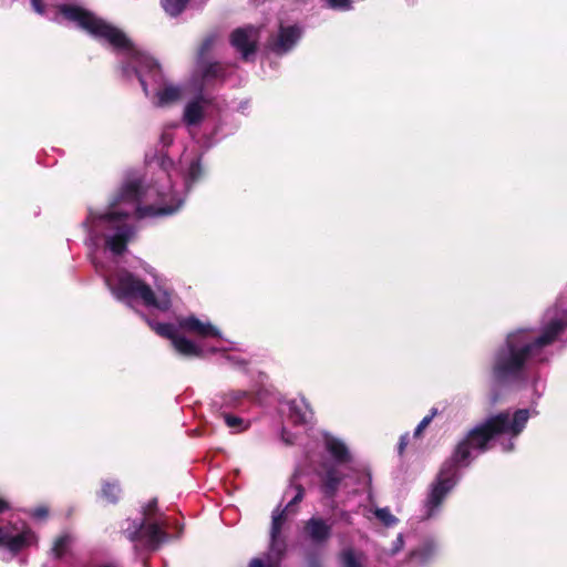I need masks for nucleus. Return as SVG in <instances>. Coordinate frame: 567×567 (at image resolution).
<instances>
[{
	"label": "nucleus",
	"mask_w": 567,
	"mask_h": 567,
	"mask_svg": "<svg viewBox=\"0 0 567 567\" xmlns=\"http://www.w3.org/2000/svg\"><path fill=\"white\" fill-rule=\"evenodd\" d=\"M183 135L181 122L165 124L154 155H147L148 162L155 161L161 168L156 178L150 182L124 179L106 207H89L81 223L93 267L114 299L130 308L143 305L168 311L173 307L174 290L148 262L137 259V265L131 269L114 268V265L135 238L136 218L178 212L192 187L204 178L202 154L195 145L184 144Z\"/></svg>",
	"instance_id": "nucleus-1"
},
{
	"label": "nucleus",
	"mask_w": 567,
	"mask_h": 567,
	"mask_svg": "<svg viewBox=\"0 0 567 567\" xmlns=\"http://www.w3.org/2000/svg\"><path fill=\"white\" fill-rule=\"evenodd\" d=\"M567 329V285L551 307L545 309L538 327H518L508 331L494 349L491 375L497 385L524 386L530 392L529 402L536 404L543 396L546 382L534 370L548 361L550 347Z\"/></svg>",
	"instance_id": "nucleus-2"
},
{
	"label": "nucleus",
	"mask_w": 567,
	"mask_h": 567,
	"mask_svg": "<svg viewBox=\"0 0 567 567\" xmlns=\"http://www.w3.org/2000/svg\"><path fill=\"white\" fill-rule=\"evenodd\" d=\"M32 10L48 20L75 23L101 42H105L116 53L122 78L138 80L145 96L156 107H165L183 97L181 85L166 80L161 66L150 53L138 49L117 29L96 14L75 4H54L53 0H30Z\"/></svg>",
	"instance_id": "nucleus-3"
},
{
	"label": "nucleus",
	"mask_w": 567,
	"mask_h": 567,
	"mask_svg": "<svg viewBox=\"0 0 567 567\" xmlns=\"http://www.w3.org/2000/svg\"><path fill=\"white\" fill-rule=\"evenodd\" d=\"M532 415H537L536 408L505 411L493 414L472 427L427 486L419 509V519L434 520L443 515L444 504L461 480L460 466H468L492 445H499L503 452H513L517 437Z\"/></svg>",
	"instance_id": "nucleus-4"
},
{
	"label": "nucleus",
	"mask_w": 567,
	"mask_h": 567,
	"mask_svg": "<svg viewBox=\"0 0 567 567\" xmlns=\"http://www.w3.org/2000/svg\"><path fill=\"white\" fill-rule=\"evenodd\" d=\"M148 326L156 334L172 341L175 352L185 358H200L206 353H216L225 349L213 346L207 347V339L220 340L221 333L208 319L194 315L178 317L175 323H156L148 321Z\"/></svg>",
	"instance_id": "nucleus-5"
},
{
	"label": "nucleus",
	"mask_w": 567,
	"mask_h": 567,
	"mask_svg": "<svg viewBox=\"0 0 567 567\" xmlns=\"http://www.w3.org/2000/svg\"><path fill=\"white\" fill-rule=\"evenodd\" d=\"M224 361L226 364L243 370L244 373L251 375L252 380L248 390H234V388H228L225 391L215 393L212 398V409L215 414L225 412L247 413L249 412V406L255 400L256 394H258L259 384L265 383L267 374L257 372V377L255 378V370L249 365L243 354H225Z\"/></svg>",
	"instance_id": "nucleus-6"
},
{
	"label": "nucleus",
	"mask_w": 567,
	"mask_h": 567,
	"mask_svg": "<svg viewBox=\"0 0 567 567\" xmlns=\"http://www.w3.org/2000/svg\"><path fill=\"white\" fill-rule=\"evenodd\" d=\"M299 472L296 471L291 477V483L284 493V498L290 497L285 509H275L272 513V522L270 529V545L267 553L262 557H255L249 560L248 567H279L286 550L285 539L280 537L281 528L285 522V515L295 512V506L305 495V489L297 482Z\"/></svg>",
	"instance_id": "nucleus-7"
},
{
	"label": "nucleus",
	"mask_w": 567,
	"mask_h": 567,
	"mask_svg": "<svg viewBox=\"0 0 567 567\" xmlns=\"http://www.w3.org/2000/svg\"><path fill=\"white\" fill-rule=\"evenodd\" d=\"M322 443L327 454L332 460L322 463L321 489L326 497L333 498L347 474L341 472L338 466H344L346 470L355 471L353 455L349 445L341 439L330 432H322Z\"/></svg>",
	"instance_id": "nucleus-8"
},
{
	"label": "nucleus",
	"mask_w": 567,
	"mask_h": 567,
	"mask_svg": "<svg viewBox=\"0 0 567 567\" xmlns=\"http://www.w3.org/2000/svg\"><path fill=\"white\" fill-rule=\"evenodd\" d=\"M157 499H152L143 508V516L140 519L126 520L123 533L133 542L135 548L141 546L145 549L155 550L168 538L165 532V519L155 517Z\"/></svg>",
	"instance_id": "nucleus-9"
},
{
	"label": "nucleus",
	"mask_w": 567,
	"mask_h": 567,
	"mask_svg": "<svg viewBox=\"0 0 567 567\" xmlns=\"http://www.w3.org/2000/svg\"><path fill=\"white\" fill-rule=\"evenodd\" d=\"M10 508L9 503L0 497V514ZM39 546V536L24 520L0 522V548H3L2 559L9 561L20 551Z\"/></svg>",
	"instance_id": "nucleus-10"
},
{
	"label": "nucleus",
	"mask_w": 567,
	"mask_h": 567,
	"mask_svg": "<svg viewBox=\"0 0 567 567\" xmlns=\"http://www.w3.org/2000/svg\"><path fill=\"white\" fill-rule=\"evenodd\" d=\"M302 33L303 29L300 24L280 23L278 31L269 37L267 49L278 55L286 54L299 42Z\"/></svg>",
	"instance_id": "nucleus-11"
},
{
	"label": "nucleus",
	"mask_w": 567,
	"mask_h": 567,
	"mask_svg": "<svg viewBox=\"0 0 567 567\" xmlns=\"http://www.w3.org/2000/svg\"><path fill=\"white\" fill-rule=\"evenodd\" d=\"M259 40V29L255 25L240 27L231 32L230 42L236 51L241 53L244 60L254 56Z\"/></svg>",
	"instance_id": "nucleus-12"
},
{
	"label": "nucleus",
	"mask_w": 567,
	"mask_h": 567,
	"mask_svg": "<svg viewBox=\"0 0 567 567\" xmlns=\"http://www.w3.org/2000/svg\"><path fill=\"white\" fill-rule=\"evenodd\" d=\"M439 551V540L435 537H425L411 549L409 563L413 566L424 567L436 559Z\"/></svg>",
	"instance_id": "nucleus-13"
},
{
	"label": "nucleus",
	"mask_w": 567,
	"mask_h": 567,
	"mask_svg": "<svg viewBox=\"0 0 567 567\" xmlns=\"http://www.w3.org/2000/svg\"><path fill=\"white\" fill-rule=\"evenodd\" d=\"M209 101L203 95L196 96L186 102L182 112V123L189 131L199 126L207 116Z\"/></svg>",
	"instance_id": "nucleus-14"
},
{
	"label": "nucleus",
	"mask_w": 567,
	"mask_h": 567,
	"mask_svg": "<svg viewBox=\"0 0 567 567\" xmlns=\"http://www.w3.org/2000/svg\"><path fill=\"white\" fill-rule=\"evenodd\" d=\"M331 525L321 517H311L305 524V533L313 544H324L331 537Z\"/></svg>",
	"instance_id": "nucleus-15"
},
{
	"label": "nucleus",
	"mask_w": 567,
	"mask_h": 567,
	"mask_svg": "<svg viewBox=\"0 0 567 567\" xmlns=\"http://www.w3.org/2000/svg\"><path fill=\"white\" fill-rule=\"evenodd\" d=\"M286 406L289 420L293 424H308L312 420V412L306 399H291Z\"/></svg>",
	"instance_id": "nucleus-16"
},
{
	"label": "nucleus",
	"mask_w": 567,
	"mask_h": 567,
	"mask_svg": "<svg viewBox=\"0 0 567 567\" xmlns=\"http://www.w3.org/2000/svg\"><path fill=\"white\" fill-rule=\"evenodd\" d=\"M244 413L237 412H224L216 414L218 417H221L224 424L229 430L231 434H239L248 431L250 426V421L243 416Z\"/></svg>",
	"instance_id": "nucleus-17"
},
{
	"label": "nucleus",
	"mask_w": 567,
	"mask_h": 567,
	"mask_svg": "<svg viewBox=\"0 0 567 567\" xmlns=\"http://www.w3.org/2000/svg\"><path fill=\"white\" fill-rule=\"evenodd\" d=\"M339 559L341 567H364L365 556L362 551L355 550L352 547H346L340 550Z\"/></svg>",
	"instance_id": "nucleus-18"
},
{
	"label": "nucleus",
	"mask_w": 567,
	"mask_h": 567,
	"mask_svg": "<svg viewBox=\"0 0 567 567\" xmlns=\"http://www.w3.org/2000/svg\"><path fill=\"white\" fill-rule=\"evenodd\" d=\"M199 68L204 83H209L213 80L225 79V69L220 63H202Z\"/></svg>",
	"instance_id": "nucleus-19"
},
{
	"label": "nucleus",
	"mask_w": 567,
	"mask_h": 567,
	"mask_svg": "<svg viewBox=\"0 0 567 567\" xmlns=\"http://www.w3.org/2000/svg\"><path fill=\"white\" fill-rule=\"evenodd\" d=\"M122 488L116 481H106L102 485L101 497L109 503H115L120 499Z\"/></svg>",
	"instance_id": "nucleus-20"
},
{
	"label": "nucleus",
	"mask_w": 567,
	"mask_h": 567,
	"mask_svg": "<svg viewBox=\"0 0 567 567\" xmlns=\"http://www.w3.org/2000/svg\"><path fill=\"white\" fill-rule=\"evenodd\" d=\"M72 544V536L69 534L61 535L56 538L53 547L50 550L51 556L54 558H61L65 556L69 547Z\"/></svg>",
	"instance_id": "nucleus-21"
},
{
	"label": "nucleus",
	"mask_w": 567,
	"mask_h": 567,
	"mask_svg": "<svg viewBox=\"0 0 567 567\" xmlns=\"http://www.w3.org/2000/svg\"><path fill=\"white\" fill-rule=\"evenodd\" d=\"M161 2L167 14L176 17L185 10L188 0H161Z\"/></svg>",
	"instance_id": "nucleus-22"
},
{
	"label": "nucleus",
	"mask_w": 567,
	"mask_h": 567,
	"mask_svg": "<svg viewBox=\"0 0 567 567\" xmlns=\"http://www.w3.org/2000/svg\"><path fill=\"white\" fill-rule=\"evenodd\" d=\"M374 514L377 518L381 520L382 525L385 527H393L399 522V519L392 515L388 507L377 508Z\"/></svg>",
	"instance_id": "nucleus-23"
},
{
	"label": "nucleus",
	"mask_w": 567,
	"mask_h": 567,
	"mask_svg": "<svg viewBox=\"0 0 567 567\" xmlns=\"http://www.w3.org/2000/svg\"><path fill=\"white\" fill-rule=\"evenodd\" d=\"M324 6L333 11H351L353 0H323Z\"/></svg>",
	"instance_id": "nucleus-24"
},
{
	"label": "nucleus",
	"mask_w": 567,
	"mask_h": 567,
	"mask_svg": "<svg viewBox=\"0 0 567 567\" xmlns=\"http://www.w3.org/2000/svg\"><path fill=\"white\" fill-rule=\"evenodd\" d=\"M216 41V38L215 35H208L204 42L200 44V48H199V60H204L205 56L207 55V53L210 51V49L213 48V44L215 43Z\"/></svg>",
	"instance_id": "nucleus-25"
},
{
	"label": "nucleus",
	"mask_w": 567,
	"mask_h": 567,
	"mask_svg": "<svg viewBox=\"0 0 567 567\" xmlns=\"http://www.w3.org/2000/svg\"><path fill=\"white\" fill-rule=\"evenodd\" d=\"M48 515L49 509L47 506H38L35 508L29 509V516L38 520L45 519Z\"/></svg>",
	"instance_id": "nucleus-26"
},
{
	"label": "nucleus",
	"mask_w": 567,
	"mask_h": 567,
	"mask_svg": "<svg viewBox=\"0 0 567 567\" xmlns=\"http://www.w3.org/2000/svg\"><path fill=\"white\" fill-rule=\"evenodd\" d=\"M435 411L432 412L430 415H425L422 421L417 424L414 431V435L419 436L423 430L432 422Z\"/></svg>",
	"instance_id": "nucleus-27"
},
{
	"label": "nucleus",
	"mask_w": 567,
	"mask_h": 567,
	"mask_svg": "<svg viewBox=\"0 0 567 567\" xmlns=\"http://www.w3.org/2000/svg\"><path fill=\"white\" fill-rule=\"evenodd\" d=\"M403 546H404V539H403L402 534H400L392 543L391 555H396V553L402 550Z\"/></svg>",
	"instance_id": "nucleus-28"
},
{
	"label": "nucleus",
	"mask_w": 567,
	"mask_h": 567,
	"mask_svg": "<svg viewBox=\"0 0 567 567\" xmlns=\"http://www.w3.org/2000/svg\"><path fill=\"white\" fill-rule=\"evenodd\" d=\"M409 444V433L402 434L398 444V452L399 454H403L404 450L406 449V445Z\"/></svg>",
	"instance_id": "nucleus-29"
},
{
	"label": "nucleus",
	"mask_w": 567,
	"mask_h": 567,
	"mask_svg": "<svg viewBox=\"0 0 567 567\" xmlns=\"http://www.w3.org/2000/svg\"><path fill=\"white\" fill-rule=\"evenodd\" d=\"M361 478L368 485V487H370L372 481L371 474L369 472H363L361 473Z\"/></svg>",
	"instance_id": "nucleus-30"
},
{
	"label": "nucleus",
	"mask_w": 567,
	"mask_h": 567,
	"mask_svg": "<svg viewBox=\"0 0 567 567\" xmlns=\"http://www.w3.org/2000/svg\"><path fill=\"white\" fill-rule=\"evenodd\" d=\"M281 435L284 442H286L287 444H292V436L286 430L282 431Z\"/></svg>",
	"instance_id": "nucleus-31"
},
{
	"label": "nucleus",
	"mask_w": 567,
	"mask_h": 567,
	"mask_svg": "<svg viewBox=\"0 0 567 567\" xmlns=\"http://www.w3.org/2000/svg\"><path fill=\"white\" fill-rule=\"evenodd\" d=\"M341 519H343L347 523H351V515L349 512H341Z\"/></svg>",
	"instance_id": "nucleus-32"
},
{
	"label": "nucleus",
	"mask_w": 567,
	"mask_h": 567,
	"mask_svg": "<svg viewBox=\"0 0 567 567\" xmlns=\"http://www.w3.org/2000/svg\"><path fill=\"white\" fill-rule=\"evenodd\" d=\"M101 567H114V566L105 565V566H101Z\"/></svg>",
	"instance_id": "nucleus-33"
}]
</instances>
